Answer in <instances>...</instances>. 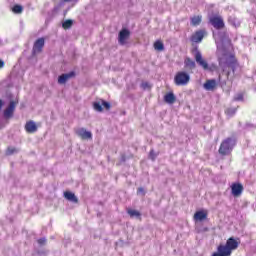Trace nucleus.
I'll use <instances>...</instances> for the list:
<instances>
[{
	"label": "nucleus",
	"mask_w": 256,
	"mask_h": 256,
	"mask_svg": "<svg viewBox=\"0 0 256 256\" xmlns=\"http://www.w3.org/2000/svg\"><path fill=\"white\" fill-rule=\"evenodd\" d=\"M240 243L239 238L230 237L226 241V245L220 244L217 247V252H214L212 256H230L233 251L239 248Z\"/></svg>",
	"instance_id": "f257e3e1"
},
{
	"label": "nucleus",
	"mask_w": 256,
	"mask_h": 256,
	"mask_svg": "<svg viewBox=\"0 0 256 256\" xmlns=\"http://www.w3.org/2000/svg\"><path fill=\"white\" fill-rule=\"evenodd\" d=\"M236 145L237 139L235 137H228L224 139L218 149L219 155H221V157H228L231 155V153H233V149H235Z\"/></svg>",
	"instance_id": "f03ea898"
},
{
	"label": "nucleus",
	"mask_w": 256,
	"mask_h": 256,
	"mask_svg": "<svg viewBox=\"0 0 256 256\" xmlns=\"http://www.w3.org/2000/svg\"><path fill=\"white\" fill-rule=\"evenodd\" d=\"M218 62L220 67H223V65L227 64L233 73H235L237 67H239V61L235 57V54L224 53L221 57L218 58Z\"/></svg>",
	"instance_id": "7ed1b4c3"
},
{
	"label": "nucleus",
	"mask_w": 256,
	"mask_h": 256,
	"mask_svg": "<svg viewBox=\"0 0 256 256\" xmlns=\"http://www.w3.org/2000/svg\"><path fill=\"white\" fill-rule=\"evenodd\" d=\"M191 81V76L185 71H179L174 76V83L177 87L185 86Z\"/></svg>",
	"instance_id": "20e7f679"
},
{
	"label": "nucleus",
	"mask_w": 256,
	"mask_h": 256,
	"mask_svg": "<svg viewBox=\"0 0 256 256\" xmlns=\"http://www.w3.org/2000/svg\"><path fill=\"white\" fill-rule=\"evenodd\" d=\"M209 23L217 31H221V29H225V21L223 20V17L220 15L210 16Z\"/></svg>",
	"instance_id": "39448f33"
},
{
	"label": "nucleus",
	"mask_w": 256,
	"mask_h": 256,
	"mask_svg": "<svg viewBox=\"0 0 256 256\" xmlns=\"http://www.w3.org/2000/svg\"><path fill=\"white\" fill-rule=\"evenodd\" d=\"M207 35V31L205 29H200L195 31L191 37H190V41L192 43H201V41H203V39H205V36Z\"/></svg>",
	"instance_id": "423d86ee"
},
{
	"label": "nucleus",
	"mask_w": 256,
	"mask_h": 256,
	"mask_svg": "<svg viewBox=\"0 0 256 256\" xmlns=\"http://www.w3.org/2000/svg\"><path fill=\"white\" fill-rule=\"evenodd\" d=\"M129 37H131V31H129V29L123 28L118 34L119 45H127Z\"/></svg>",
	"instance_id": "0eeeda50"
},
{
	"label": "nucleus",
	"mask_w": 256,
	"mask_h": 256,
	"mask_svg": "<svg viewBox=\"0 0 256 256\" xmlns=\"http://www.w3.org/2000/svg\"><path fill=\"white\" fill-rule=\"evenodd\" d=\"M43 47H45V38H38L33 45L32 55H39L43 52Z\"/></svg>",
	"instance_id": "6e6552de"
},
{
	"label": "nucleus",
	"mask_w": 256,
	"mask_h": 256,
	"mask_svg": "<svg viewBox=\"0 0 256 256\" xmlns=\"http://www.w3.org/2000/svg\"><path fill=\"white\" fill-rule=\"evenodd\" d=\"M103 107L104 109L109 111V109H111V104L105 100H101L93 103V108L95 111H98V113L103 112Z\"/></svg>",
	"instance_id": "1a4fd4ad"
},
{
	"label": "nucleus",
	"mask_w": 256,
	"mask_h": 256,
	"mask_svg": "<svg viewBox=\"0 0 256 256\" xmlns=\"http://www.w3.org/2000/svg\"><path fill=\"white\" fill-rule=\"evenodd\" d=\"M195 61L196 63H198V65H200V67H202L205 71H207V69H209V64L207 63V61H205L203 59V55H201V52H196L195 54Z\"/></svg>",
	"instance_id": "9d476101"
},
{
	"label": "nucleus",
	"mask_w": 256,
	"mask_h": 256,
	"mask_svg": "<svg viewBox=\"0 0 256 256\" xmlns=\"http://www.w3.org/2000/svg\"><path fill=\"white\" fill-rule=\"evenodd\" d=\"M76 135H78V137H80L83 141L87 139H93V134L89 131H86L85 128L76 130Z\"/></svg>",
	"instance_id": "9b49d317"
},
{
	"label": "nucleus",
	"mask_w": 256,
	"mask_h": 256,
	"mask_svg": "<svg viewBox=\"0 0 256 256\" xmlns=\"http://www.w3.org/2000/svg\"><path fill=\"white\" fill-rule=\"evenodd\" d=\"M73 77H75L74 71H71L66 74H62L58 77V83H59V85H65V83H67V81H69V79H73Z\"/></svg>",
	"instance_id": "f8f14e48"
},
{
	"label": "nucleus",
	"mask_w": 256,
	"mask_h": 256,
	"mask_svg": "<svg viewBox=\"0 0 256 256\" xmlns=\"http://www.w3.org/2000/svg\"><path fill=\"white\" fill-rule=\"evenodd\" d=\"M231 191H232V195L234 197H239V195H241V193H243V184L233 183L231 185Z\"/></svg>",
	"instance_id": "ddd939ff"
},
{
	"label": "nucleus",
	"mask_w": 256,
	"mask_h": 256,
	"mask_svg": "<svg viewBox=\"0 0 256 256\" xmlns=\"http://www.w3.org/2000/svg\"><path fill=\"white\" fill-rule=\"evenodd\" d=\"M13 113H15V103L11 101L9 106L4 110V117L6 119H11V117H13Z\"/></svg>",
	"instance_id": "4468645a"
},
{
	"label": "nucleus",
	"mask_w": 256,
	"mask_h": 256,
	"mask_svg": "<svg viewBox=\"0 0 256 256\" xmlns=\"http://www.w3.org/2000/svg\"><path fill=\"white\" fill-rule=\"evenodd\" d=\"M26 133H37V124L33 120H29L25 124Z\"/></svg>",
	"instance_id": "2eb2a0df"
},
{
	"label": "nucleus",
	"mask_w": 256,
	"mask_h": 256,
	"mask_svg": "<svg viewBox=\"0 0 256 256\" xmlns=\"http://www.w3.org/2000/svg\"><path fill=\"white\" fill-rule=\"evenodd\" d=\"M216 88H217V81L215 79L207 80L204 83V89H206V91H215Z\"/></svg>",
	"instance_id": "dca6fc26"
},
{
	"label": "nucleus",
	"mask_w": 256,
	"mask_h": 256,
	"mask_svg": "<svg viewBox=\"0 0 256 256\" xmlns=\"http://www.w3.org/2000/svg\"><path fill=\"white\" fill-rule=\"evenodd\" d=\"M203 21V16L202 15H194L190 18V25L192 27H199Z\"/></svg>",
	"instance_id": "f3484780"
},
{
	"label": "nucleus",
	"mask_w": 256,
	"mask_h": 256,
	"mask_svg": "<svg viewBox=\"0 0 256 256\" xmlns=\"http://www.w3.org/2000/svg\"><path fill=\"white\" fill-rule=\"evenodd\" d=\"M207 215V210L197 211L194 214V221H205V219H207Z\"/></svg>",
	"instance_id": "a211bd4d"
},
{
	"label": "nucleus",
	"mask_w": 256,
	"mask_h": 256,
	"mask_svg": "<svg viewBox=\"0 0 256 256\" xmlns=\"http://www.w3.org/2000/svg\"><path fill=\"white\" fill-rule=\"evenodd\" d=\"M184 67L187 71H193L197 67L195 64V61H193L191 58H186L184 60Z\"/></svg>",
	"instance_id": "6ab92c4d"
},
{
	"label": "nucleus",
	"mask_w": 256,
	"mask_h": 256,
	"mask_svg": "<svg viewBox=\"0 0 256 256\" xmlns=\"http://www.w3.org/2000/svg\"><path fill=\"white\" fill-rule=\"evenodd\" d=\"M64 197L65 199H67V201H71L72 203H79V199L77 198V196H75V193L73 192L65 191Z\"/></svg>",
	"instance_id": "aec40b11"
},
{
	"label": "nucleus",
	"mask_w": 256,
	"mask_h": 256,
	"mask_svg": "<svg viewBox=\"0 0 256 256\" xmlns=\"http://www.w3.org/2000/svg\"><path fill=\"white\" fill-rule=\"evenodd\" d=\"M165 103H168L169 105H173L175 101H177V98L175 97V94L173 92H169L165 94L164 96Z\"/></svg>",
	"instance_id": "412c9836"
},
{
	"label": "nucleus",
	"mask_w": 256,
	"mask_h": 256,
	"mask_svg": "<svg viewBox=\"0 0 256 256\" xmlns=\"http://www.w3.org/2000/svg\"><path fill=\"white\" fill-rule=\"evenodd\" d=\"M154 49H155V51H165V45L163 44V41H161V40L155 41Z\"/></svg>",
	"instance_id": "4be33fe9"
},
{
	"label": "nucleus",
	"mask_w": 256,
	"mask_h": 256,
	"mask_svg": "<svg viewBox=\"0 0 256 256\" xmlns=\"http://www.w3.org/2000/svg\"><path fill=\"white\" fill-rule=\"evenodd\" d=\"M127 213L130 217H141V212L133 209H128Z\"/></svg>",
	"instance_id": "5701e85b"
},
{
	"label": "nucleus",
	"mask_w": 256,
	"mask_h": 256,
	"mask_svg": "<svg viewBox=\"0 0 256 256\" xmlns=\"http://www.w3.org/2000/svg\"><path fill=\"white\" fill-rule=\"evenodd\" d=\"M63 29H71L73 27V20L68 19L62 23Z\"/></svg>",
	"instance_id": "b1692460"
},
{
	"label": "nucleus",
	"mask_w": 256,
	"mask_h": 256,
	"mask_svg": "<svg viewBox=\"0 0 256 256\" xmlns=\"http://www.w3.org/2000/svg\"><path fill=\"white\" fill-rule=\"evenodd\" d=\"M12 11H13V13L21 14V13H23V6L16 4L13 6Z\"/></svg>",
	"instance_id": "393cba45"
},
{
	"label": "nucleus",
	"mask_w": 256,
	"mask_h": 256,
	"mask_svg": "<svg viewBox=\"0 0 256 256\" xmlns=\"http://www.w3.org/2000/svg\"><path fill=\"white\" fill-rule=\"evenodd\" d=\"M237 113V108H227L225 110V115H228V117H233Z\"/></svg>",
	"instance_id": "a878e982"
},
{
	"label": "nucleus",
	"mask_w": 256,
	"mask_h": 256,
	"mask_svg": "<svg viewBox=\"0 0 256 256\" xmlns=\"http://www.w3.org/2000/svg\"><path fill=\"white\" fill-rule=\"evenodd\" d=\"M15 153H17V148L15 147H8L6 149V155H13Z\"/></svg>",
	"instance_id": "bb28decb"
},
{
	"label": "nucleus",
	"mask_w": 256,
	"mask_h": 256,
	"mask_svg": "<svg viewBox=\"0 0 256 256\" xmlns=\"http://www.w3.org/2000/svg\"><path fill=\"white\" fill-rule=\"evenodd\" d=\"M137 194L145 196V189L143 187H139L137 190Z\"/></svg>",
	"instance_id": "cd10ccee"
},
{
	"label": "nucleus",
	"mask_w": 256,
	"mask_h": 256,
	"mask_svg": "<svg viewBox=\"0 0 256 256\" xmlns=\"http://www.w3.org/2000/svg\"><path fill=\"white\" fill-rule=\"evenodd\" d=\"M234 101H243V94L240 93L237 96H235Z\"/></svg>",
	"instance_id": "c85d7f7f"
},
{
	"label": "nucleus",
	"mask_w": 256,
	"mask_h": 256,
	"mask_svg": "<svg viewBox=\"0 0 256 256\" xmlns=\"http://www.w3.org/2000/svg\"><path fill=\"white\" fill-rule=\"evenodd\" d=\"M45 243H47V240L45 238L38 239V244L39 245H45Z\"/></svg>",
	"instance_id": "c756f323"
},
{
	"label": "nucleus",
	"mask_w": 256,
	"mask_h": 256,
	"mask_svg": "<svg viewBox=\"0 0 256 256\" xmlns=\"http://www.w3.org/2000/svg\"><path fill=\"white\" fill-rule=\"evenodd\" d=\"M149 157L150 159H155V157H157V155L155 154V151L151 150L149 153Z\"/></svg>",
	"instance_id": "7c9ffc66"
},
{
	"label": "nucleus",
	"mask_w": 256,
	"mask_h": 256,
	"mask_svg": "<svg viewBox=\"0 0 256 256\" xmlns=\"http://www.w3.org/2000/svg\"><path fill=\"white\" fill-rule=\"evenodd\" d=\"M5 67V62L3 60H0V69H3Z\"/></svg>",
	"instance_id": "2f4dec72"
},
{
	"label": "nucleus",
	"mask_w": 256,
	"mask_h": 256,
	"mask_svg": "<svg viewBox=\"0 0 256 256\" xmlns=\"http://www.w3.org/2000/svg\"><path fill=\"white\" fill-rule=\"evenodd\" d=\"M142 86H143L144 89H147V87H149V83L145 82V83L142 84Z\"/></svg>",
	"instance_id": "473e14b6"
},
{
	"label": "nucleus",
	"mask_w": 256,
	"mask_h": 256,
	"mask_svg": "<svg viewBox=\"0 0 256 256\" xmlns=\"http://www.w3.org/2000/svg\"><path fill=\"white\" fill-rule=\"evenodd\" d=\"M2 107H3V100H0V111Z\"/></svg>",
	"instance_id": "72a5a7b5"
},
{
	"label": "nucleus",
	"mask_w": 256,
	"mask_h": 256,
	"mask_svg": "<svg viewBox=\"0 0 256 256\" xmlns=\"http://www.w3.org/2000/svg\"><path fill=\"white\" fill-rule=\"evenodd\" d=\"M229 75H230V72H227V77H229Z\"/></svg>",
	"instance_id": "f704fd0d"
},
{
	"label": "nucleus",
	"mask_w": 256,
	"mask_h": 256,
	"mask_svg": "<svg viewBox=\"0 0 256 256\" xmlns=\"http://www.w3.org/2000/svg\"><path fill=\"white\" fill-rule=\"evenodd\" d=\"M64 1L69 2V1H71V0H64Z\"/></svg>",
	"instance_id": "c9c22d12"
}]
</instances>
